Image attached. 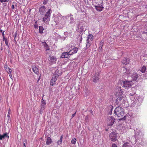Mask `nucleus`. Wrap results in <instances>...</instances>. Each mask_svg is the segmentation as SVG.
Instances as JSON below:
<instances>
[{
    "mask_svg": "<svg viewBox=\"0 0 147 147\" xmlns=\"http://www.w3.org/2000/svg\"><path fill=\"white\" fill-rule=\"evenodd\" d=\"M114 113L115 115L119 117H121L125 115L124 110L120 106H118L115 108Z\"/></svg>",
    "mask_w": 147,
    "mask_h": 147,
    "instance_id": "1",
    "label": "nucleus"
},
{
    "mask_svg": "<svg viewBox=\"0 0 147 147\" xmlns=\"http://www.w3.org/2000/svg\"><path fill=\"white\" fill-rule=\"evenodd\" d=\"M116 102L117 104L118 105L120 106L122 105L123 104H125V98L121 95L117 98Z\"/></svg>",
    "mask_w": 147,
    "mask_h": 147,
    "instance_id": "2",
    "label": "nucleus"
},
{
    "mask_svg": "<svg viewBox=\"0 0 147 147\" xmlns=\"http://www.w3.org/2000/svg\"><path fill=\"white\" fill-rule=\"evenodd\" d=\"M93 36L92 34H89L87 37L86 39V49H88L90 46L91 42L93 39Z\"/></svg>",
    "mask_w": 147,
    "mask_h": 147,
    "instance_id": "3",
    "label": "nucleus"
},
{
    "mask_svg": "<svg viewBox=\"0 0 147 147\" xmlns=\"http://www.w3.org/2000/svg\"><path fill=\"white\" fill-rule=\"evenodd\" d=\"M52 13V11L51 9H48V11L46 13L45 15V17L43 18V20L44 22H45L47 21H49L50 20V17L51 16V14Z\"/></svg>",
    "mask_w": 147,
    "mask_h": 147,
    "instance_id": "4",
    "label": "nucleus"
},
{
    "mask_svg": "<svg viewBox=\"0 0 147 147\" xmlns=\"http://www.w3.org/2000/svg\"><path fill=\"white\" fill-rule=\"evenodd\" d=\"M109 137L111 141H115L117 140V134L115 132H113L110 134Z\"/></svg>",
    "mask_w": 147,
    "mask_h": 147,
    "instance_id": "5",
    "label": "nucleus"
},
{
    "mask_svg": "<svg viewBox=\"0 0 147 147\" xmlns=\"http://www.w3.org/2000/svg\"><path fill=\"white\" fill-rule=\"evenodd\" d=\"M59 78L57 75L53 74L52 79L50 81V85L51 86H53L56 84V82L57 79Z\"/></svg>",
    "mask_w": 147,
    "mask_h": 147,
    "instance_id": "6",
    "label": "nucleus"
},
{
    "mask_svg": "<svg viewBox=\"0 0 147 147\" xmlns=\"http://www.w3.org/2000/svg\"><path fill=\"white\" fill-rule=\"evenodd\" d=\"M132 81H125L123 82V87L126 89L130 88L132 86Z\"/></svg>",
    "mask_w": 147,
    "mask_h": 147,
    "instance_id": "7",
    "label": "nucleus"
},
{
    "mask_svg": "<svg viewBox=\"0 0 147 147\" xmlns=\"http://www.w3.org/2000/svg\"><path fill=\"white\" fill-rule=\"evenodd\" d=\"M108 125L110 126L112 125L115 121V118L112 116L109 117L108 118Z\"/></svg>",
    "mask_w": 147,
    "mask_h": 147,
    "instance_id": "8",
    "label": "nucleus"
},
{
    "mask_svg": "<svg viewBox=\"0 0 147 147\" xmlns=\"http://www.w3.org/2000/svg\"><path fill=\"white\" fill-rule=\"evenodd\" d=\"M49 59V63L50 65L55 63L57 61L56 58L54 56H50Z\"/></svg>",
    "mask_w": 147,
    "mask_h": 147,
    "instance_id": "9",
    "label": "nucleus"
},
{
    "mask_svg": "<svg viewBox=\"0 0 147 147\" xmlns=\"http://www.w3.org/2000/svg\"><path fill=\"white\" fill-rule=\"evenodd\" d=\"M99 74L98 73H96L94 76L93 77V82L96 83L99 82Z\"/></svg>",
    "mask_w": 147,
    "mask_h": 147,
    "instance_id": "10",
    "label": "nucleus"
},
{
    "mask_svg": "<svg viewBox=\"0 0 147 147\" xmlns=\"http://www.w3.org/2000/svg\"><path fill=\"white\" fill-rule=\"evenodd\" d=\"M46 7L45 6H42L39 9L40 13L42 15H44L46 12Z\"/></svg>",
    "mask_w": 147,
    "mask_h": 147,
    "instance_id": "11",
    "label": "nucleus"
},
{
    "mask_svg": "<svg viewBox=\"0 0 147 147\" xmlns=\"http://www.w3.org/2000/svg\"><path fill=\"white\" fill-rule=\"evenodd\" d=\"M138 77V75L136 73H134L131 75V77L134 81H136Z\"/></svg>",
    "mask_w": 147,
    "mask_h": 147,
    "instance_id": "12",
    "label": "nucleus"
},
{
    "mask_svg": "<svg viewBox=\"0 0 147 147\" xmlns=\"http://www.w3.org/2000/svg\"><path fill=\"white\" fill-rule=\"evenodd\" d=\"M61 58H69V56L68 53V52H65L63 53L61 56Z\"/></svg>",
    "mask_w": 147,
    "mask_h": 147,
    "instance_id": "13",
    "label": "nucleus"
},
{
    "mask_svg": "<svg viewBox=\"0 0 147 147\" xmlns=\"http://www.w3.org/2000/svg\"><path fill=\"white\" fill-rule=\"evenodd\" d=\"M6 137L7 138V139H8L9 138V136L8 135V134L7 133H4L3 135L0 134V140H2L4 139Z\"/></svg>",
    "mask_w": 147,
    "mask_h": 147,
    "instance_id": "14",
    "label": "nucleus"
},
{
    "mask_svg": "<svg viewBox=\"0 0 147 147\" xmlns=\"http://www.w3.org/2000/svg\"><path fill=\"white\" fill-rule=\"evenodd\" d=\"M101 6H95L94 7L95 8V9H96L98 11H102L104 7L102 5H100Z\"/></svg>",
    "mask_w": 147,
    "mask_h": 147,
    "instance_id": "15",
    "label": "nucleus"
},
{
    "mask_svg": "<svg viewBox=\"0 0 147 147\" xmlns=\"http://www.w3.org/2000/svg\"><path fill=\"white\" fill-rule=\"evenodd\" d=\"M32 69L33 71L36 74H38V70L35 65L32 66Z\"/></svg>",
    "mask_w": 147,
    "mask_h": 147,
    "instance_id": "16",
    "label": "nucleus"
},
{
    "mask_svg": "<svg viewBox=\"0 0 147 147\" xmlns=\"http://www.w3.org/2000/svg\"><path fill=\"white\" fill-rule=\"evenodd\" d=\"M4 68L7 73L11 74V73L12 70L7 65H5Z\"/></svg>",
    "mask_w": 147,
    "mask_h": 147,
    "instance_id": "17",
    "label": "nucleus"
},
{
    "mask_svg": "<svg viewBox=\"0 0 147 147\" xmlns=\"http://www.w3.org/2000/svg\"><path fill=\"white\" fill-rule=\"evenodd\" d=\"M60 72V71L58 69H56L53 73V74L57 75V76L59 77V76H61V73Z\"/></svg>",
    "mask_w": 147,
    "mask_h": 147,
    "instance_id": "18",
    "label": "nucleus"
},
{
    "mask_svg": "<svg viewBox=\"0 0 147 147\" xmlns=\"http://www.w3.org/2000/svg\"><path fill=\"white\" fill-rule=\"evenodd\" d=\"M46 144L49 145L52 142V140L50 137H47L46 139Z\"/></svg>",
    "mask_w": 147,
    "mask_h": 147,
    "instance_id": "19",
    "label": "nucleus"
},
{
    "mask_svg": "<svg viewBox=\"0 0 147 147\" xmlns=\"http://www.w3.org/2000/svg\"><path fill=\"white\" fill-rule=\"evenodd\" d=\"M42 43L44 45L45 50L47 51L49 50V48L48 46L47 43L45 42H42Z\"/></svg>",
    "mask_w": 147,
    "mask_h": 147,
    "instance_id": "20",
    "label": "nucleus"
},
{
    "mask_svg": "<svg viewBox=\"0 0 147 147\" xmlns=\"http://www.w3.org/2000/svg\"><path fill=\"white\" fill-rule=\"evenodd\" d=\"M45 107L46 105H41L39 112L40 114H42L43 113V110L45 109Z\"/></svg>",
    "mask_w": 147,
    "mask_h": 147,
    "instance_id": "21",
    "label": "nucleus"
},
{
    "mask_svg": "<svg viewBox=\"0 0 147 147\" xmlns=\"http://www.w3.org/2000/svg\"><path fill=\"white\" fill-rule=\"evenodd\" d=\"M131 146L130 142L124 143L123 144V147H129Z\"/></svg>",
    "mask_w": 147,
    "mask_h": 147,
    "instance_id": "22",
    "label": "nucleus"
},
{
    "mask_svg": "<svg viewBox=\"0 0 147 147\" xmlns=\"http://www.w3.org/2000/svg\"><path fill=\"white\" fill-rule=\"evenodd\" d=\"M146 67L144 65L140 71L142 73H144L146 71Z\"/></svg>",
    "mask_w": 147,
    "mask_h": 147,
    "instance_id": "23",
    "label": "nucleus"
},
{
    "mask_svg": "<svg viewBox=\"0 0 147 147\" xmlns=\"http://www.w3.org/2000/svg\"><path fill=\"white\" fill-rule=\"evenodd\" d=\"M44 30V28L42 26H39V32L41 34H42Z\"/></svg>",
    "mask_w": 147,
    "mask_h": 147,
    "instance_id": "24",
    "label": "nucleus"
},
{
    "mask_svg": "<svg viewBox=\"0 0 147 147\" xmlns=\"http://www.w3.org/2000/svg\"><path fill=\"white\" fill-rule=\"evenodd\" d=\"M76 139L75 138H74L72 139L71 142L72 144H75L76 142Z\"/></svg>",
    "mask_w": 147,
    "mask_h": 147,
    "instance_id": "25",
    "label": "nucleus"
},
{
    "mask_svg": "<svg viewBox=\"0 0 147 147\" xmlns=\"http://www.w3.org/2000/svg\"><path fill=\"white\" fill-rule=\"evenodd\" d=\"M72 50L74 52V53H76L78 50V49L77 47H75Z\"/></svg>",
    "mask_w": 147,
    "mask_h": 147,
    "instance_id": "26",
    "label": "nucleus"
},
{
    "mask_svg": "<svg viewBox=\"0 0 147 147\" xmlns=\"http://www.w3.org/2000/svg\"><path fill=\"white\" fill-rule=\"evenodd\" d=\"M46 101L45 100H44L43 99V98H42V99L41 101V105H46Z\"/></svg>",
    "mask_w": 147,
    "mask_h": 147,
    "instance_id": "27",
    "label": "nucleus"
},
{
    "mask_svg": "<svg viewBox=\"0 0 147 147\" xmlns=\"http://www.w3.org/2000/svg\"><path fill=\"white\" fill-rule=\"evenodd\" d=\"M102 2L103 1H99L98 2V3H96V5H95V6H100V5H102Z\"/></svg>",
    "mask_w": 147,
    "mask_h": 147,
    "instance_id": "28",
    "label": "nucleus"
},
{
    "mask_svg": "<svg viewBox=\"0 0 147 147\" xmlns=\"http://www.w3.org/2000/svg\"><path fill=\"white\" fill-rule=\"evenodd\" d=\"M126 72H125V74L128 75L130 74V71L129 70H128L127 69H125Z\"/></svg>",
    "mask_w": 147,
    "mask_h": 147,
    "instance_id": "29",
    "label": "nucleus"
},
{
    "mask_svg": "<svg viewBox=\"0 0 147 147\" xmlns=\"http://www.w3.org/2000/svg\"><path fill=\"white\" fill-rule=\"evenodd\" d=\"M104 42L102 41H101L100 43V48L101 49H102V46L103 45Z\"/></svg>",
    "mask_w": 147,
    "mask_h": 147,
    "instance_id": "30",
    "label": "nucleus"
},
{
    "mask_svg": "<svg viewBox=\"0 0 147 147\" xmlns=\"http://www.w3.org/2000/svg\"><path fill=\"white\" fill-rule=\"evenodd\" d=\"M129 95L131 96V98L132 99V100H134V98L133 97L135 96V94L130 93Z\"/></svg>",
    "mask_w": 147,
    "mask_h": 147,
    "instance_id": "31",
    "label": "nucleus"
},
{
    "mask_svg": "<svg viewBox=\"0 0 147 147\" xmlns=\"http://www.w3.org/2000/svg\"><path fill=\"white\" fill-rule=\"evenodd\" d=\"M27 143V140H25L23 142V147H26V145Z\"/></svg>",
    "mask_w": 147,
    "mask_h": 147,
    "instance_id": "32",
    "label": "nucleus"
},
{
    "mask_svg": "<svg viewBox=\"0 0 147 147\" xmlns=\"http://www.w3.org/2000/svg\"><path fill=\"white\" fill-rule=\"evenodd\" d=\"M72 50H70L68 52V55L69 56L70 55H72L74 54V52H72Z\"/></svg>",
    "mask_w": 147,
    "mask_h": 147,
    "instance_id": "33",
    "label": "nucleus"
},
{
    "mask_svg": "<svg viewBox=\"0 0 147 147\" xmlns=\"http://www.w3.org/2000/svg\"><path fill=\"white\" fill-rule=\"evenodd\" d=\"M49 0H44L43 2V4L45 5L48 2Z\"/></svg>",
    "mask_w": 147,
    "mask_h": 147,
    "instance_id": "34",
    "label": "nucleus"
},
{
    "mask_svg": "<svg viewBox=\"0 0 147 147\" xmlns=\"http://www.w3.org/2000/svg\"><path fill=\"white\" fill-rule=\"evenodd\" d=\"M126 119V116H124L123 117L119 119V120H125Z\"/></svg>",
    "mask_w": 147,
    "mask_h": 147,
    "instance_id": "35",
    "label": "nucleus"
},
{
    "mask_svg": "<svg viewBox=\"0 0 147 147\" xmlns=\"http://www.w3.org/2000/svg\"><path fill=\"white\" fill-rule=\"evenodd\" d=\"M5 44H6V45L8 47V48H9V46L8 43V40H5Z\"/></svg>",
    "mask_w": 147,
    "mask_h": 147,
    "instance_id": "36",
    "label": "nucleus"
},
{
    "mask_svg": "<svg viewBox=\"0 0 147 147\" xmlns=\"http://www.w3.org/2000/svg\"><path fill=\"white\" fill-rule=\"evenodd\" d=\"M9 1V0H0V2H1V3H3V2H7Z\"/></svg>",
    "mask_w": 147,
    "mask_h": 147,
    "instance_id": "37",
    "label": "nucleus"
},
{
    "mask_svg": "<svg viewBox=\"0 0 147 147\" xmlns=\"http://www.w3.org/2000/svg\"><path fill=\"white\" fill-rule=\"evenodd\" d=\"M63 135H62L60 137V138L59 140L60 141H61V142H62V139L63 138Z\"/></svg>",
    "mask_w": 147,
    "mask_h": 147,
    "instance_id": "38",
    "label": "nucleus"
},
{
    "mask_svg": "<svg viewBox=\"0 0 147 147\" xmlns=\"http://www.w3.org/2000/svg\"><path fill=\"white\" fill-rule=\"evenodd\" d=\"M118 88H119V90H120V91L119 92V93H120V94H122V91H121V87H118Z\"/></svg>",
    "mask_w": 147,
    "mask_h": 147,
    "instance_id": "39",
    "label": "nucleus"
},
{
    "mask_svg": "<svg viewBox=\"0 0 147 147\" xmlns=\"http://www.w3.org/2000/svg\"><path fill=\"white\" fill-rule=\"evenodd\" d=\"M62 143V142H61V141H59V140H58L57 142V144L58 145H59L60 144H61Z\"/></svg>",
    "mask_w": 147,
    "mask_h": 147,
    "instance_id": "40",
    "label": "nucleus"
},
{
    "mask_svg": "<svg viewBox=\"0 0 147 147\" xmlns=\"http://www.w3.org/2000/svg\"><path fill=\"white\" fill-rule=\"evenodd\" d=\"M11 113H10L8 112L7 117H8V119H9Z\"/></svg>",
    "mask_w": 147,
    "mask_h": 147,
    "instance_id": "41",
    "label": "nucleus"
},
{
    "mask_svg": "<svg viewBox=\"0 0 147 147\" xmlns=\"http://www.w3.org/2000/svg\"><path fill=\"white\" fill-rule=\"evenodd\" d=\"M76 114V112L74 113L71 116V118H72L73 117H74Z\"/></svg>",
    "mask_w": 147,
    "mask_h": 147,
    "instance_id": "42",
    "label": "nucleus"
},
{
    "mask_svg": "<svg viewBox=\"0 0 147 147\" xmlns=\"http://www.w3.org/2000/svg\"><path fill=\"white\" fill-rule=\"evenodd\" d=\"M112 147H117V145L114 144H113L112 145Z\"/></svg>",
    "mask_w": 147,
    "mask_h": 147,
    "instance_id": "43",
    "label": "nucleus"
},
{
    "mask_svg": "<svg viewBox=\"0 0 147 147\" xmlns=\"http://www.w3.org/2000/svg\"><path fill=\"white\" fill-rule=\"evenodd\" d=\"M79 39L80 40V43H81L82 40V36H81L80 38H79Z\"/></svg>",
    "mask_w": 147,
    "mask_h": 147,
    "instance_id": "44",
    "label": "nucleus"
},
{
    "mask_svg": "<svg viewBox=\"0 0 147 147\" xmlns=\"http://www.w3.org/2000/svg\"><path fill=\"white\" fill-rule=\"evenodd\" d=\"M34 26L35 28H38V25L37 24L34 25Z\"/></svg>",
    "mask_w": 147,
    "mask_h": 147,
    "instance_id": "45",
    "label": "nucleus"
},
{
    "mask_svg": "<svg viewBox=\"0 0 147 147\" xmlns=\"http://www.w3.org/2000/svg\"><path fill=\"white\" fill-rule=\"evenodd\" d=\"M5 31H3V32H2V36L3 37H4L5 36V34L4 33V32Z\"/></svg>",
    "mask_w": 147,
    "mask_h": 147,
    "instance_id": "46",
    "label": "nucleus"
},
{
    "mask_svg": "<svg viewBox=\"0 0 147 147\" xmlns=\"http://www.w3.org/2000/svg\"><path fill=\"white\" fill-rule=\"evenodd\" d=\"M7 40V39H6V38H5V36H4V37H3V41H5V40Z\"/></svg>",
    "mask_w": 147,
    "mask_h": 147,
    "instance_id": "47",
    "label": "nucleus"
},
{
    "mask_svg": "<svg viewBox=\"0 0 147 147\" xmlns=\"http://www.w3.org/2000/svg\"><path fill=\"white\" fill-rule=\"evenodd\" d=\"M11 8L12 9H13L14 8V5H13L11 7Z\"/></svg>",
    "mask_w": 147,
    "mask_h": 147,
    "instance_id": "48",
    "label": "nucleus"
},
{
    "mask_svg": "<svg viewBox=\"0 0 147 147\" xmlns=\"http://www.w3.org/2000/svg\"><path fill=\"white\" fill-rule=\"evenodd\" d=\"M70 20L71 21H72L74 20V18L73 17H71L70 18Z\"/></svg>",
    "mask_w": 147,
    "mask_h": 147,
    "instance_id": "49",
    "label": "nucleus"
},
{
    "mask_svg": "<svg viewBox=\"0 0 147 147\" xmlns=\"http://www.w3.org/2000/svg\"><path fill=\"white\" fill-rule=\"evenodd\" d=\"M67 33L66 32H64V34L65 35H67Z\"/></svg>",
    "mask_w": 147,
    "mask_h": 147,
    "instance_id": "50",
    "label": "nucleus"
},
{
    "mask_svg": "<svg viewBox=\"0 0 147 147\" xmlns=\"http://www.w3.org/2000/svg\"><path fill=\"white\" fill-rule=\"evenodd\" d=\"M9 74V76H10V78L12 77L11 73V74Z\"/></svg>",
    "mask_w": 147,
    "mask_h": 147,
    "instance_id": "51",
    "label": "nucleus"
},
{
    "mask_svg": "<svg viewBox=\"0 0 147 147\" xmlns=\"http://www.w3.org/2000/svg\"><path fill=\"white\" fill-rule=\"evenodd\" d=\"M11 112V110L10 108L8 110V112L10 113Z\"/></svg>",
    "mask_w": 147,
    "mask_h": 147,
    "instance_id": "52",
    "label": "nucleus"
},
{
    "mask_svg": "<svg viewBox=\"0 0 147 147\" xmlns=\"http://www.w3.org/2000/svg\"><path fill=\"white\" fill-rule=\"evenodd\" d=\"M3 5H4V6H5V5H6V3H4L3 4Z\"/></svg>",
    "mask_w": 147,
    "mask_h": 147,
    "instance_id": "53",
    "label": "nucleus"
},
{
    "mask_svg": "<svg viewBox=\"0 0 147 147\" xmlns=\"http://www.w3.org/2000/svg\"><path fill=\"white\" fill-rule=\"evenodd\" d=\"M0 32H3V30L1 29H0Z\"/></svg>",
    "mask_w": 147,
    "mask_h": 147,
    "instance_id": "54",
    "label": "nucleus"
},
{
    "mask_svg": "<svg viewBox=\"0 0 147 147\" xmlns=\"http://www.w3.org/2000/svg\"><path fill=\"white\" fill-rule=\"evenodd\" d=\"M40 79V77H39V78H38V81Z\"/></svg>",
    "mask_w": 147,
    "mask_h": 147,
    "instance_id": "55",
    "label": "nucleus"
},
{
    "mask_svg": "<svg viewBox=\"0 0 147 147\" xmlns=\"http://www.w3.org/2000/svg\"><path fill=\"white\" fill-rule=\"evenodd\" d=\"M111 107H112L111 109V111H112L113 109V108L112 107H113L112 106H111Z\"/></svg>",
    "mask_w": 147,
    "mask_h": 147,
    "instance_id": "56",
    "label": "nucleus"
},
{
    "mask_svg": "<svg viewBox=\"0 0 147 147\" xmlns=\"http://www.w3.org/2000/svg\"><path fill=\"white\" fill-rule=\"evenodd\" d=\"M37 21H36L35 22V24H37Z\"/></svg>",
    "mask_w": 147,
    "mask_h": 147,
    "instance_id": "57",
    "label": "nucleus"
},
{
    "mask_svg": "<svg viewBox=\"0 0 147 147\" xmlns=\"http://www.w3.org/2000/svg\"><path fill=\"white\" fill-rule=\"evenodd\" d=\"M146 8L147 9V5H146Z\"/></svg>",
    "mask_w": 147,
    "mask_h": 147,
    "instance_id": "58",
    "label": "nucleus"
},
{
    "mask_svg": "<svg viewBox=\"0 0 147 147\" xmlns=\"http://www.w3.org/2000/svg\"><path fill=\"white\" fill-rule=\"evenodd\" d=\"M127 63H126V62H125V63H124V64L125 65H126V64H127Z\"/></svg>",
    "mask_w": 147,
    "mask_h": 147,
    "instance_id": "59",
    "label": "nucleus"
},
{
    "mask_svg": "<svg viewBox=\"0 0 147 147\" xmlns=\"http://www.w3.org/2000/svg\"><path fill=\"white\" fill-rule=\"evenodd\" d=\"M73 16V15H72V14H70V16Z\"/></svg>",
    "mask_w": 147,
    "mask_h": 147,
    "instance_id": "60",
    "label": "nucleus"
}]
</instances>
